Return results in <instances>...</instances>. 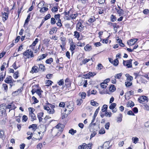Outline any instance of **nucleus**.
<instances>
[{
    "label": "nucleus",
    "instance_id": "obj_1",
    "mask_svg": "<svg viewBox=\"0 0 149 149\" xmlns=\"http://www.w3.org/2000/svg\"><path fill=\"white\" fill-rule=\"evenodd\" d=\"M29 118L31 119V121H32L36 120V117L33 113L35 109L33 108L29 107Z\"/></svg>",
    "mask_w": 149,
    "mask_h": 149
},
{
    "label": "nucleus",
    "instance_id": "obj_2",
    "mask_svg": "<svg viewBox=\"0 0 149 149\" xmlns=\"http://www.w3.org/2000/svg\"><path fill=\"white\" fill-rule=\"evenodd\" d=\"M23 55L25 56V58H29L34 56L33 52L31 50L28 49L23 53Z\"/></svg>",
    "mask_w": 149,
    "mask_h": 149
},
{
    "label": "nucleus",
    "instance_id": "obj_3",
    "mask_svg": "<svg viewBox=\"0 0 149 149\" xmlns=\"http://www.w3.org/2000/svg\"><path fill=\"white\" fill-rule=\"evenodd\" d=\"M67 108L65 110V112L67 110L69 112H71L73 110V108L74 107V103L72 101L69 102H65Z\"/></svg>",
    "mask_w": 149,
    "mask_h": 149
},
{
    "label": "nucleus",
    "instance_id": "obj_4",
    "mask_svg": "<svg viewBox=\"0 0 149 149\" xmlns=\"http://www.w3.org/2000/svg\"><path fill=\"white\" fill-rule=\"evenodd\" d=\"M132 60L130 59L129 60L127 61H123V65L125 66H126L128 68H131L132 67Z\"/></svg>",
    "mask_w": 149,
    "mask_h": 149
},
{
    "label": "nucleus",
    "instance_id": "obj_5",
    "mask_svg": "<svg viewBox=\"0 0 149 149\" xmlns=\"http://www.w3.org/2000/svg\"><path fill=\"white\" fill-rule=\"evenodd\" d=\"M44 109L47 111V113L49 114H53L55 112L54 109H51L47 106H44Z\"/></svg>",
    "mask_w": 149,
    "mask_h": 149
},
{
    "label": "nucleus",
    "instance_id": "obj_6",
    "mask_svg": "<svg viewBox=\"0 0 149 149\" xmlns=\"http://www.w3.org/2000/svg\"><path fill=\"white\" fill-rule=\"evenodd\" d=\"M5 106L3 104L0 105V116H5L6 113V110L5 109Z\"/></svg>",
    "mask_w": 149,
    "mask_h": 149
},
{
    "label": "nucleus",
    "instance_id": "obj_7",
    "mask_svg": "<svg viewBox=\"0 0 149 149\" xmlns=\"http://www.w3.org/2000/svg\"><path fill=\"white\" fill-rule=\"evenodd\" d=\"M76 28L78 31L81 32L84 30V26L82 25L81 22H79L77 24Z\"/></svg>",
    "mask_w": 149,
    "mask_h": 149
},
{
    "label": "nucleus",
    "instance_id": "obj_8",
    "mask_svg": "<svg viewBox=\"0 0 149 149\" xmlns=\"http://www.w3.org/2000/svg\"><path fill=\"white\" fill-rule=\"evenodd\" d=\"M137 40V39H131L127 41V44L130 46H132L135 44Z\"/></svg>",
    "mask_w": 149,
    "mask_h": 149
},
{
    "label": "nucleus",
    "instance_id": "obj_9",
    "mask_svg": "<svg viewBox=\"0 0 149 149\" xmlns=\"http://www.w3.org/2000/svg\"><path fill=\"white\" fill-rule=\"evenodd\" d=\"M39 69L37 66H34L32 67L30 72L32 73H37L38 72Z\"/></svg>",
    "mask_w": 149,
    "mask_h": 149
},
{
    "label": "nucleus",
    "instance_id": "obj_10",
    "mask_svg": "<svg viewBox=\"0 0 149 149\" xmlns=\"http://www.w3.org/2000/svg\"><path fill=\"white\" fill-rule=\"evenodd\" d=\"M47 54H43L42 55L38 57L37 61H40L41 60H42L45 58L47 56Z\"/></svg>",
    "mask_w": 149,
    "mask_h": 149
},
{
    "label": "nucleus",
    "instance_id": "obj_11",
    "mask_svg": "<svg viewBox=\"0 0 149 149\" xmlns=\"http://www.w3.org/2000/svg\"><path fill=\"white\" fill-rule=\"evenodd\" d=\"M147 97L146 96H142L139 99V102L140 103H142V102H143L147 100Z\"/></svg>",
    "mask_w": 149,
    "mask_h": 149
},
{
    "label": "nucleus",
    "instance_id": "obj_12",
    "mask_svg": "<svg viewBox=\"0 0 149 149\" xmlns=\"http://www.w3.org/2000/svg\"><path fill=\"white\" fill-rule=\"evenodd\" d=\"M43 114L44 113L42 112H40L38 114L37 117L40 122L42 121V117H43Z\"/></svg>",
    "mask_w": 149,
    "mask_h": 149
},
{
    "label": "nucleus",
    "instance_id": "obj_13",
    "mask_svg": "<svg viewBox=\"0 0 149 149\" xmlns=\"http://www.w3.org/2000/svg\"><path fill=\"white\" fill-rule=\"evenodd\" d=\"M12 77L10 76L8 77H6L4 80V81L5 83L8 84L12 83Z\"/></svg>",
    "mask_w": 149,
    "mask_h": 149
},
{
    "label": "nucleus",
    "instance_id": "obj_14",
    "mask_svg": "<svg viewBox=\"0 0 149 149\" xmlns=\"http://www.w3.org/2000/svg\"><path fill=\"white\" fill-rule=\"evenodd\" d=\"M16 107L13 104H11L10 105H8L7 106L6 108L8 109H11V110L14 109L16 108Z\"/></svg>",
    "mask_w": 149,
    "mask_h": 149
},
{
    "label": "nucleus",
    "instance_id": "obj_15",
    "mask_svg": "<svg viewBox=\"0 0 149 149\" xmlns=\"http://www.w3.org/2000/svg\"><path fill=\"white\" fill-rule=\"evenodd\" d=\"M84 49L86 51H89L92 49V47L89 44H87L84 47Z\"/></svg>",
    "mask_w": 149,
    "mask_h": 149
},
{
    "label": "nucleus",
    "instance_id": "obj_16",
    "mask_svg": "<svg viewBox=\"0 0 149 149\" xmlns=\"http://www.w3.org/2000/svg\"><path fill=\"white\" fill-rule=\"evenodd\" d=\"M125 76L127 78L126 79L127 81H131L133 80V77L130 76L129 74H125Z\"/></svg>",
    "mask_w": 149,
    "mask_h": 149
},
{
    "label": "nucleus",
    "instance_id": "obj_17",
    "mask_svg": "<svg viewBox=\"0 0 149 149\" xmlns=\"http://www.w3.org/2000/svg\"><path fill=\"white\" fill-rule=\"evenodd\" d=\"M91 60L93 61V58H91ZM91 60L90 59L85 58L81 62L80 64L82 65L83 64H85Z\"/></svg>",
    "mask_w": 149,
    "mask_h": 149
},
{
    "label": "nucleus",
    "instance_id": "obj_18",
    "mask_svg": "<svg viewBox=\"0 0 149 149\" xmlns=\"http://www.w3.org/2000/svg\"><path fill=\"white\" fill-rule=\"evenodd\" d=\"M30 15H28L27 18L26 19L25 23L24 24V26L25 27L26 26H27L28 24V22L29 21V19L30 18Z\"/></svg>",
    "mask_w": 149,
    "mask_h": 149
},
{
    "label": "nucleus",
    "instance_id": "obj_19",
    "mask_svg": "<svg viewBox=\"0 0 149 149\" xmlns=\"http://www.w3.org/2000/svg\"><path fill=\"white\" fill-rule=\"evenodd\" d=\"M37 125L36 124H33L31 125H30L29 127V128H32V130L33 132H34L37 129Z\"/></svg>",
    "mask_w": 149,
    "mask_h": 149
},
{
    "label": "nucleus",
    "instance_id": "obj_20",
    "mask_svg": "<svg viewBox=\"0 0 149 149\" xmlns=\"http://www.w3.org/2000/svg\"><path fill=\"white\" fill-rule=\"evenodd\" d=\"M5 136L4 134V132L0 130V138H1L2 139L5 138Z\"/></svg>",
    "mask_w": 149,
    "mask_h": 149
},
{
    "label": "nucleus",
    "instance_id": "obj_21",
    "mask_svg": "<svg viewBox=\"0 0 149 149\" xmlns=\"http://www.w3.org/2000/svg\"><path fill=\"white\" fill-rule=\"evenodd\" d=\"M134 104L133 102L132 101H129L127 104V107H132L134 106Z\"/></svg>",
    "mask_w": 149,
    "mask_h": 149
},
{
    "label": "nucleus",
    "instance_id": "obj_22",
    "mask_svg": "<svg viewBox=\"0 0 149 149\" xmlns=\"http://www.w3.org/2000/svg\"><path fill=\"white\" fill-rule=\"evenodd\" d=\"M76 47V45L73 44H71L70 45V49L72 52V54H73L74 53L73 51L75 49Z\"/></svg>",
    "mask_w": 149,
    "mask_h": 149
},
{
    "label": "nucleus",
    "instance_id": "obj_23",
    "mask_svg": "<svg viewBox=\"0 0 149 149\" xmlns=\"http://www.w3.org/2000/svg\"><path fill=\"white\" fill-rule=\"evenodd\" d=\"M122 115L121 114H119V117H117L116 119L117 122L118 123L120 122L122 120Z\"/></svg>",
    "mask_w": 149,
    "mask_h": 149
},
{
    "label": "nucleus",
    "instance_id": "obj_24",
    "mask_svg": "<svg viewBox=\"0 0 149 149\" xmlns=\"http://www.w3.org/2000/svg\"><path fill=\"white\" fill-rule=\"evenodd\" d=\"M117 13L119 14V15L121 16L123 15L124 14V11L122 9H116Z\"/></svg>",
    "mask_w": 149,
    "mask_h": 149
},
{
    "label": "nucleus",
    "instance_id": "obj_25",
    "mask_svg": "<svg viewBox=\"0 0 149 149\" xmlns=\"http://www.w3.org/2000/svg\"><path fill=\"white\" fill-rule=\"evenodd\" d=\"M45 2L44 1H41L40 3H38V8H40L44 7V6L45 5Z\"/></svg>",
    "mask_w": 149,
    "mask_h": 149
},
{
    "label": "nucleus",
    "instance_id": "obj_26",
    "mask_svg": "<svg viewBox=\"0 0 149 149\" xmlns=\"http://www.w3.org/2000/svg\"><path fill=\"white\" fill-rule=\"evenodd\" d=\"M40 12L41 13H44L47 11L48 10V8L46 7H43L40 8Z\"/></svg>",
    "mask_w": 149,
    "mask_h": 149
},
{
    "label": "nucleus",
    "instance_id": "obj_27",
    "mask_svg": "<svg viewBox=\"0 0 149 149\" xmlns=\"http://www.w3.org/2000/svg\"><path fill=\"white\" fill-rule=\"evenodd\" d=\"M3 19L6 20L8 18V15L7 13L4 12L2 14Z\"/></svg>",
    "mask_w": 149,
    "mask_h": 149
},
{
    "label": "nucleus",
    "instance_id": "obj_28",
    "mask_svg": "<svg viewBox=\"0 0 149 149\" xmlns=\"http://www.w3.org/2000/svg\"><path fill=\"white\" fill-rule=\"evenodd\" d=\"M79 95L81 97L82 99H84L86 97V95L85 92H83L79 93Z\"/></svg>",
    "mask_w": 149,
    "mask_h": 149
},
{
    "label": "nucleus",
    "instance_id": "obj_29",
    "mask_svg": "<svg viewBox=\"0 0 149 149\" xmlns=\"http://www.w3.org/2000/svg\"><path fill=\"white\" fill-rule=\"evenodd\" d=\"M78 1L83 5H85L88 3V0H78Z\"/></svg>",
    "mask_w": 149,
    "mask_h": 149
},
{
    "label": "nucleus",
    "instance_id": "obj_30",
    "mask_svg": "<svg viewBox=\"0 0 149 149\" xmlns=\"http://www.w3.org/2000/svg\"><path fill=\"white\" fill-rule=\"evenodd\" d=\"M109 143L108 142H106L104 143L103 146V148H105L106 149L107 148V149H108V147L109 146Z\"/></svg>",
    "mask_w": 149,
    "mask_h": 149
},
{
    "label": "nucleus",
    "instance_id": "obj_31",
    "mask_svg": "<svg viewBox=\"0 0 149 149\" xmlns=\"http://www.w3.org/2000/svg\"><path fill=\"white\" fill-rule=\"evenodd\" d=\"M119 61L117 59H115L113 61L112 64L115 66H117L118 64Z\"/></svg>",
    "mask_w": 149,
    "mask_h": 149
},
{
    "label": "nucleus",
    "instance_id": "obj_32",
    "mask_svg": "<svg viewBox=\"0 0 149 149\" xmlns=\"http://www.w3.org/2000/svg\"><path fill=\"white\" fill-rule=\"evenodd\" d=\"M86 147V144L85 143H83L82 145L79 146L78 148L79 149H84Z\"/></svg>",
    "mask_w": 149,
    "mask_h": 149
},
{
    "label": "nucleus",
    "instance_id": "obj_33",
    "mask_svg": "<svg viewBox=\"0 0 149 149\" xmlns=\"http://www.w3.org/2000/svg\"><path fill=\"white\" fill-rule=\"evenodd\" d=\"M5 73L3 74V73H1L0 74V81H3V79L5 77Z\"/></svg>",
    "mask_w": 149,
    "mask_h": 149
},
{
    "label": "nucleus",
    "instance_id": "obj_34",
    "mask_svg": "<svg viewBox=\"0 0 149 149\" xmlns=\"http://www.w3.org/2000/svg\"><path fill=\"white\" fill-rule=\"evenodd\" d=\"M133 142L136 144L138 141L139 140V139L136 137H132V139Z\"/></svg>",
    "mask_w": 149,
    "mask_h": 149
},
{
    "label": "nucleus",
    "instance_id": "obj_35",
    "mask_svg": "<svg viewBox=\"0 0 149 149\" xmlns=\"http://www.w3.org/2000/svg\"><path fill=\"white\" fill-rule=\"evenodd\" d=\"M116 90L115 86L113 85H111L109 88V90L110 91L114 92Z\"/></svg>",
    "mask_w": 149,
    "mask_h": 149
},
{
    "label": "nucleus",
    "instance_id": "obj_36",
    "mask_svg": "<svg viewBox=\"0 0 149 149\" xmlns=\"http://www.w3.org/2000/svg\"><path fill=\"white\" fill-rule=\"evenodd\" d=\"M74 36L75 38H76L78 40L79 38L80 37V34L79 32L77 31H75L74 32Z\"/></svg>",
    "mask_w": 149,
    "mask_h": 149
},
{
    "label": "nucleus",
    "instance_id": "obj_37",
    "mask_svg": "<svg viewBox=\"0 0 149 149\" xmlns=\"http://www.w3.org/2000/svg\"><path fill=\"white\" fill-rule=\"evenodd\" d=\"M122 75V73H120L116 74L114 77L115 78L119 79L121 78Z\"/></svg>",
    "mask_w": 149,
    "mask_h": 149
},
{
    "label": "nucleus",
    "instance_id": "obj_38",
    "mask_svg": "<svg viewBox=\"0 0 149 149\" xmlns=\"http://www.w3.org/2000/svg\"><path fill=\"white\" fill-rule=\"evenodd\" d=\"M39 68L41 70L44 71L45 70V66L43 64H39Z\"/></svg>",
    "mask_w": 149,
    "mask_h": 149
},
{
    "label": "nucleus",
    "instance_id": "obj_39",
    "mask_svg": "<svg viewBox=\"0 0 149 149\" xmlns=\"http://www.w3.org/2000/svg\"><path fill=\"white\" fill-rule=\"evenodd\" d=\"M91 104L93 106H97L98 105V103L94 101L93 100H92L91 101Z\"/></svg>",
    "mask_w": 149,
    "mask_h": 149
},
{
    "label": "nucleus",
    "instance_id": "obj_40",
    "mask_svg": "<svg viewBox=\"0 0 149 149\" xmlns=\"http://www.w3.org/2000/svg\"><path fill=\"white\" fill-rule=\"evenodd\" d=\"M116 104L115 103H112L109 106V108L110 109L113 110L116 106Z\"/></svg>",
    "mask_w": 149,
    "mask_h": 149
},
{
    "label": "nucleus",
    "instance_id": "obj_41",
    "mask_svg": "<svg viewBox=\"0 0 149 149\" xmlns=\"http://www.w3.org/2000/svg\"><path fill=\"white\" fill-rule=\"evenodd\" d=\"M53 61V59L52 58H50L46 61V63L47 64H51Z\"/></svg>",
    "mask_w": 149,
    "mask_h": 149
},
{
    "label": "nucleus",
    "instance_id": "obj_42",
    "mask_svg": "<svg viewBox=\"0 0 149 149\" xmlns=\"http://www.w3.org/2000/svg\"><path fill=\"white\" fill-rule=\"evenodd\" d=\"M83 100L81 99H79L77 100V104L78 105H80L83 102Z\"/></svg>",
    "mask_w": 149,
    "mask_h": 149
},
{
    "label": "nucleus",
    "instance_id": "obj_43",
    "mask_svg": "<svg viewBox=\"0 0 149 149\" xmlns=\"http://www.w3.org/2000/svg\"><path fill=\"white\" fill-rule=\"evenodd\" d=\"M78 14L77 13H75L74 14H73L71 15H70V19H75V18L77 16Z\"/></svg>",
    "mask_w": 149,
    "mask_h": 149
},
{
    "label": "nucleus",
    "instance_id": "obj_44",
    "mask_svg": "<svg viewBox=\"0 0 149 149\" xmlns=\"http://www.w3.org/2000/svg\"><path fill=\"white\" fill-rule=\"evenodd\" d=\"M38 38H36L35 39V40L33 42L32 44L31 45V47H32V46H35L38 42Z\"/></svg>",
    "mask_w": 149,
    "mask_h": 149
},
{
    "label": "nucleus",
    "instance_id": "obj_45",
    "mask_svg": "<svg viewBox=\"0 0 149 149\" xmlns=\"http://www.w3.org/2000/svg\"><path fill=\"white\" fill-rule=\"evenodd\" d=\"M69 132L72 135H73L76 132V131L75 130H74L73 129H72L69 130Z\"/></svg>",
    "mask_w": 149,
    "mask_h": 149
},
{
    "label": "nucleus",
    "instance_id": "obj_46",
    "mask_svg": "<svg viewBox=\"0 0 149 149\" xmlns=\"http://www.w3.org/2000/svg\"><path fill=\"white\" fill-rule=\"evenodd\" d=\"M100 110V107H99L98 108H97L96 110L95 111L94 115L93 116V117H94V118H95L96 116H97V114H98L99 111Z\"/></svg>",
    "mask_w": 149,
    "mask_h": 149
},
{
    "label": "nucleus",
    "instance_id": "obj_47",
    "mask_svg": "<svg viewBox=\"0 0 149 149\" xmlns=\"http://www.w3.org/2000/svg\"><path fill=\"white\" fill-rule=\"evenodd\" d=\"M41 92H42V91L40 89H37L36 92V93L40 97H41Z\"/></svg>",
    "mask_w": 149,
    "mask_h": 149
},
{
    "label": "nucleus",
    "instance_id": "obj_48",
    "mask_svg": "<svg viewBox=\"0 0 149 149\" xmlns=\"http://www.w3.org/2000/svg\"><path fill=\"white\" fill-rule=\"evenodd\" d=\"M100 134H103L105 133V131L104 128H102L99 131Z\"/></svg>",
    "mask_w": 149,
    "mask_h": 149
},
{
    "label": "nucleus",
    "instance_id": "obj_49",
    "mask_svg": "<svg viewBox=\"0 0 149 149\" xmlns=\"http://www.w3.org/2000/svg\"><path fill=\"white\" fill-rule=\"evenodd\" d=\"M22 91V89L20 88V89H18L17 90V91L13 92V94H14L15 93H16V95H17L19 93H20Z\"/></svg>",
    "mask_w": 149,
    "mask_h": 149
},
{
    "label": "nucleus",
    "instance_id": "obj_50",
    "mask_svg": "<svg viewBox=\"0 0 149 149\" xmlns=\"http://www.w3.org/2000/svg\"><path fill=\"white\" fill-rule=\"evenodd\" d=\"M130 82V81H127L125 83V85L127 87H129L131 86L132 84V82Z\"/></svg>",
    "mask_w": 149,
    "mask_h": 149
},
{
    "label": "nucleus",
    "instance_id": "obj_51",
    "mask_svg": "<svg viewBox=\"0 0 149 149\" xmlns=\"http://www.w3.org/2000/svg\"><path fill=\"white\" fill-rule=\"evenodd\" d=\"M52 82L51 81L49 80H48L47 81V82L46 83V86H49L50 85H52Z\"/></svg>",
    "mask_w": 149,
    "mask_h": 149
},
{
    "label": "nucleus",
    "instance_id": "obj_52",
    "mask_svg": "<svg viewBox=\"0 0 149 149\" xmlns=\"http://www.w3.org/2000/svg\"><path fill=\"white\" fill-rule=\"evenodd\" d=\"M85 45V43L84 42L81 43V42H78L77 43V45L78 46H79L81 47H83Z\"/></svg>",
    "mask_w": 149,
    "mask_h": 149
},
{
    "label": "nucleus",
    "instance_id": "obj_53",
    "mask_svg": "<svg viewBox=\"0 0 149 149\" xmlns=\"http://www.w3.org/2000/svg\"><path fill=\"white\" fill-rule=\"evenodd\" d=\"M103 67V66L101 64H99L97 65V70H100L102 69Z\"/></svg>",
    "mask_w": 149,
    "mask_h": 149
},
{
    "label": "nucleus",
    "instance_id": "obj_54",
    "mask_svg": "<svg viewBox=\"0 0 149 149\" xmlns=\"http://www.w3.org/2000/svg\"><path fill=\"white\" fill-rule=\"evenodd\" d=\"M65 104H66V103H65L63 102H61L59 103V106L60 107H64Z\"/></svg>",
    "mask_w": 149,
    "mask_h": 149
},
{
    "label": "nucleus",
    "instance_id": "obj_55",
    "mask_svg": "<svg viewBox=\"0 0 149 149\" xmlns=\"http://www.w3.org/2000/svg\"><path fill=\"white\" fill-rule=\"evenodd\" d=\"M107 106L106 105H104L102 109V112H104L107 110Z\"/></svg>",
    "mask_w": 149,
    "mask_h": 149
},
{
    "label": "nucleus",
    "instance_id": "obj_56",
    "mask_svg": "<svg viewBox=\"0 0 149 149\" xmlns=\"http://www.w3.org/2000/svg\"><path fill=\"white\" fill-rule=\"evenodd\" d=\"M19 73L17 71L15 72L13 75V77L15 79H17L18 77Z\"/></svg>",
    "mask_w": 149,
    "mask_h": 149
},
{
    "label": "nucleus",
    "instance_id": "obj_57",
    "mask_svg": "<svg viewBox=\"0 0 149 149\" xmlns=\"http://www.w3.org/2000/svg\"><path fill=\"white\" fill-rule=\"evenodd\" d=\"M111 115L112 113L111 112H105V115L106 117H110L111 116Z\"/></svg>",
    "mask_w": 149,
    "mask_h": 149
},
{
    "label": "nucleus",
    "instance_id": "obj_58",
    "mask_svg": "<svg viewBox=\"0 0 149 149\" xmlns=\"http://www.w3.org/2000/svg\"><path fill=\"white\" fill-rule=\"evenodd\" d=\"M111 21L112 22H114L116 20V18L113 15H112L111 17Z\"/></svg>",
    "mask_w": 149,
    "mask_h": 149
},
{
    "label": "nucleus",
    "instance_id": "obj_59",
    "mask_svg": "<svg viewBox=\"0 0 149 149\" xmlns=\"http://www.w3.org/2000/svg\"><path fill=\"white\" fill-rule=\"evenodd\" d=\"M51 17V15L50 14H48L46 15L44 18L45 20H46L50 18Z\"/></svg>",
    "mask_w": 149,
    "mask_h": 149
},
{
    "label": "nucleus",
    "instance_id": "obj_60",
    "mask_svg": "<svg viewBox=\"0 0 149 149\" xmlns=\"http://www.w3.org/2000/svg\"><path fill=\"white\" fill-rule=\"evenodd\" d=\"M56 22V21L55 19L54 18H52L51 20V24H54Z\"/></svg>",
    "mask_w": 149,
    "mask_h": 149
},
{
    "label": "nucleus",
    "instance_id": "obj_61",
    "mask_svg": "<svg viewBox=\"0 0 149 149\" xmlns=\"http://www.w3.org/2000/svg\"><path fill=\"white\" fill-rule=\"evenodd\" d=\"M60 14H58L55 15L54 17L56 20H58L59 19H60Z\"/></svg>",
    "mask_w": 149,
    "mask_h": 149
},
{
    "label": "nucleus",
    "instance_id": "obj_62",
    "mask_svg": "<svg viewBox=\"0 0 149 149\" xmlns=\"http://www.w3.org/2000/svg\"><path fill=\"white\" fill-rule=\"evenodd\" d=\"M42 147V143H39L37 146V149H41Z\"/></svg>",
    "mask_w": 149,
    "mask_h": 149
},
{
    "label": "nucleus",
    "instance_id": "obj_63",
    "mask_svg": "<svg viewBox=\"0 0 149 149\" xmlns=\"http://www.w3.org/2000/svg\"><path fill=\"white\" fill-rule=\"evenodd\" d=\"M107 85L105 84L104 83H102L101 84V86L103 88H105L107 87Z\"/></svg>",
    "mask_w": 149,
    "mask_h": 149
},
{
    "label": "nucleus",
    "instance_id": "obj_64",
    "mask_svg": "<svg viewBox=\"0 0 149 149\" xmlns=\"http://www.w3.org/2000/svg\"><path fill=\"white\" fill-rule=\"evenodd\" d=\"M95 17H91V18H90L89 19L88 21L89 22L92 23V22H93L95 21Z\"/></svg>",
    "mask_w": 149,
    "mask_h": 149
}]
</instances>
